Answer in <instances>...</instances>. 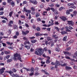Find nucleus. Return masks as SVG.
<instances>
[{"label": "nucleus", "mask_w": 77, "mask_h": 77, "mask_svg": "<svg viewBox=\"0 0 77 77\" xmlns=\"http://www.w3.org/2000/svg\"><path fill=\"white\" fill-rule=\"evenodd\" d=\"M45 51H48V48L47 47H45L43 50L42 48H39L35 52V54L38 55L39 56H41L42 54H43L44 53Z\"/></svg>", "instance_id": "1"}, {"label": "nucleus", "mask_w": 77, "mask_h": 77, "mask_svg": "<svg viewBox=\"0 0 77 77\" xmlns=\"http://www.w3.org/2000/svg\"><path fill=\"white\" fill-rule=\"evenodd\" d=\"M60 18L62 20V21L64 22L66 21V20H68V18H66V17L65 16H62L61 17H60Z\"/></svg>", "instance_id": "2"}, {"label": "nucleus", "mask_w": 77, "mask_h": 77, "mask_svg": "<svg viewBox=\"0 0 77 77\" xmlns=\"http://www.w3.org/2000/svg\"><path fill=\"white\" fill-rule=\"evenodd\" d=\"M16 55H17V59L18 60H20L21 62H22V60H21V55H20V54L17 53Z\"/></svg>", "instance_id": "3"}, {"label": "nucleus", "mask_w": 77, "mask_h": 77, "mask_svg": "<svg viewBox=\"0 0 77 77\" xmlns=\"http://www.w3.org/2000/svg\"><path fill=\"white\" fill-rule=\"evenodd\" d=\"M67 22H68V24H69V25L71 24V26H74V22L72 21V20H71V21L68 20Z\"/></svg>", "instance_id": "4"}, {"label": "nucleus", "mask_w": 77, "mask_h": 77, "mask_svg": "<svg viewBox=\"0 0 77 77\" xmlns=\"http://www.w3.org/2000/svg\"><path fill=\"white\" fill-rule=\"evenodd\" d=\"M63 53L66 56V55H68V56H71V54L69 53V52L66 51H63Z\"/></svg>", "instance_id": "5"}, {"label": "nucleus", "mask_w": 77, "mask_h": 77, "mask_svg": "<svg viewBox=\"0 0 77 77\" xmlns=\"http://www.w3.org/2000/svg\"><path fill=\"white\" fill-rule=\"evenodd\" d=\"M31 10L32 12V14H35V8H34L33 7H32L31 8Z\"/></svg>", "instance_id": "6"}, {"label": "nucleus", "mask_w": 77, "mask_h": 77, "mask_svg": "<svg viewBox=\"0 0 77 77\" xmlns=\"http://www.w3.org/2000/svg\"><path fill=\"white\" fill-rule=\"evenodd\" d=\"M5 70V67L2 68L1 69H0V74H2L4 72Z\"/></svg>", "instance_id": "7"}, {"label": "nucleus", "mask_w": 77, "mask_h": 77, "mask_svg": "<svg viewBox=\"0 0 77 77\" xmlns=\"http://www.w3.org/2000/svg\"><path fill=\"white\" fill-rule=\"evenodd\" d=\"M22 33L24 35H27L29 33V31L27 30L26 31V32H25L24 31H22Z\"/></svg>", "instance_id": "8"}, {"label": "nucleus", "mask_w": 77, "mask_h": 77, "mask_svg": "<svg viewBox=\"0 0 77 77\" xmlns=\"http://www.w3.org/2000/svg\"><path fill=\"white\" fill-rule=\"evenodd\" d=\"M47 57V58H48V59L46 61V63L48 64L50 63V57L48 56Z\"/></svg>", "instance_id": "9"}, {"label": "nucleus", "mask_w": 77, "mask_h": 77, "mask_svg": "<svg viewBox=\"0 0 77 77\" xmlns=\"http://www.w3.org/2000/svg\"><path fill=\"white\" fill-rule=\"evenodd\" d=\"M57 47L55 48V50L57 51H59L60 50L59 48V45H57Z\"/></svg>", "instance_id": "10"}, {"label": "nucleus", "mask_w": 77, "mask_h": 77, "mask_svg": "<svg viewBox=\"0 0 77 77\" xmlns=\"http://www.w3.org/2000/svg\"><path fill=\"white\" fill-rule=\"evenodd\" d=\"M17 53H16L14 55V60L15 61H17L18 59L16 57H18V56H17Z\"/></svg>", "instance_id": "11"}, {"label": "nucleus", "mask_w": 77, "mask_h": 77, "mask_svg": "<svg viewBox=\"0 0 77 77\" xmlns=\"http://www.w3.org/2000/svg\"><path fill=\"white\" fill-rule=\"evenodd\" d=\"M72 68L71 67H69V66H66L65 67V69L66 70H68L69 69H71Z\"/></svg>", "instance_id": "12"}, {"label": "nucleus", "mask_w": 77, "mask_h": 77, "mask_svg": "<svg viewBox=\"0 0 77 77\" xmlns=\"http://www.w3.org/2000/svg\"><path fill=\"white\" fill-rule=\"evenodd\" d=\"M65 58H66V59H69V60H71V61H72V60H74V59H71L69 57L66 56L65 57Z\"/></svg>", "instance_id": "13"}, {"label": "nucleus", "mask_w": 77, "mask_h": 77, "mask_svg": "<svg viewBox=\"0 0 77 77\" xmlns=\"http://www.w3.org/2000/svg\"><path fill=\"white\" fill-rule=\"evenodd\" d=\"M61 33L62 35H65V34H68V32L65 31H62L61 32Z\"/></svg>", "instance_id": "14"}, {"label": "nucleus", "mask_w": 77, "mask_h": 77, "mask_svg": "<svg viewBox=\"0 0 77 77\" xmlns=\"http://www.w3.org/2000/svg\"><path fill=\"white\" fill-rule=\"evenodd\" d=\"M10 55H8L7 56H6L4 57V60H6V59H8L10 57Z\"/></svg>", "instance_id": "15"}, {"label": "nucleus", "mask_w": 77, "mask_h": 77, "mask_svg": "<svg viewBox=\"0 0 77 77\" xmlns=\"http://www.w3.org/2000/svg\"><path fill=\"white\" fill-rule=\"evenodd\" d=\"M57 35H53L52 38H54L55 39H57L58 38V36H57ZM57 36V37H56Z\"/></svg>", "instance_id": "16"}, {"label": "nucleus", "mask_w": 77, "mask_h": 77, "mask_svg": "<svg viewBox=\"0 0 77 77\" xmlns=\"http://www.w3.org/2000/svg\"><path fill=\"white\" fill-rule=\"evenodd\" d=\"M5 72L9 73V74H10L11 75H12V74H13V72H11V71H9V72H8V71H6Z\"/></svg>", "instance_id": "17"}, {"label": "nucleus", "mask_w": 77, "mask_h": 77, "mask_svg": "<svg viewBox=\"0 0 77 77\" xmlns=\"http://www.w3.org/2000/svg\"><path fill=\"white\" fill-rule=\"evenodd\" d=\"M11 6H12V7H14V6H15V2H14V1L11 2Z\"/></svg>", "instance_id": "18"}, {"label": "nucleus", "mask_w": 77, "mask_h": 77, "mask_svg": "<svg viewBox=\"0 0 77 77\" xmlns=\"http://www.w3.org/2000/svg\"><path fill=\"white\" fill-rule=\"evenodd\" d=\"M31 42H32V44H34L35 43V42H36V40H31Z\"/></svg>", "instance_id": "19"}, {"label": "nucleus", "mask_w": 77, "mask_h": 77, "mask_svg": "<svg viewBox=\"0 0 77 77\" xmlns=\"http://www.w3.org/2000/svg\"><path fill=\"white\" fill-rule=\"evenodd\" d=\"M60 65L61 66H67V64L66 63H64L63 64H61Z\"/></svg>", "instance_id": "20"}, {"label": "nucleus", "mask_w": 77, "mask_h": 77, "mask_svg": "<svg viewBox=\"0 0 77 77\" xmlns=\"http://www.w3.org/2000/svg\"><path fill=\"white\" fill-rule=\"evenodd\" d=\"M40 15V14L39 13H37L35 14V17L36 18H38Z\"/></svg>", "instance_id": "21"}, {"label": "nucleus", "mask_w": 77, "mask_h": 77, "mask_svg": "<svg viewBox=\"0 0 77 77\" xmlns=\"http://www.w3.org/2000/svg\"><path fill=\"white\" fill-rule=\"evenodd\" d=\"M67 38V36H65L63 38V41H66V38Z\"/></svg>", "instance_id": "22"}, {"label": "nucleus", "mask_w": 77, "mask_h": 77, "mask_svg": "<svg viewBox=\"0 0 77 77\" xmlns=\"http://www.w3.org/2000/svg\"><path fill=\"white\" fill-rule=\"evenodd\" d=\"M25 47L26 48L27 50H29V49H30V46H29L26 45L25 46Z\"/></svg>", "instance_id": "23"}, {"label": "nucleus", "mask_w": 77, "mask_h": 77, "mask_svg": "<svg viewBox=\"0 0 77 77\" xmlns=\"http://www.w3.org/2000/svg\"><path fill=\"white\" fill-rule=\"evenodd\" d=\"M51 10L52 12L56 11V10L55 9H54V8H51Z\"/></svg>", "instance_id": "24"}, {"label": "nucleus", "mask_w": 77, "mask_h": 77, "mask_svg": "<svg viewBox=\"0 0 77 77\" xmlns=\"http://www.w3.org/2000/svg\"><path fill=\"white\" fill-rule=\"evenodd\" d=\"M36 30L37 31L39 32L41 30V28H40L39 27H37L36 29Z\"/></svg>", "instance_id": "25"}, {"label": "nucleus", "mask_w": 77, "mask_h": 77, "mask_svg": "<svg viewBox=\"0 0 77 77\" xmlns=\"http://www.w3.org/2000/svg\"><path fill=\"white\" fill-rule=\"evenodd\" d=\"M30 71H31V72H34V68L33 67H32L30 69Z\"/></svg>", "instance_id": "26"}, {"label": "nucleus", "mask_w": 77, "mask_h": 77, "mask_svg": "<svg viewBox=\"0 0 77 77\" xmlns=\"http://www.w3.org/2000/svg\"><path fill=\"white\" fill-rule=\"evenodd\" d=\"M5 53L6 54H9V53H11V52H10V51H5Z\"/></svg>", "instance_id": "27"}, {"label": "nucleus", "mask_w": 77, "mask_h": 77, "mask_svg": "<svg viewBox=\"0 0 77 77\" xmlns=\"http://www.w3.org/2000/svg\"><path fill=\"white\" fill-rule=\"evenodd\" d=\"M47 39L48 41H51V37H48L47 38Z\"/></svg>", "instance_id": "28"}, {"label": "nucleus", "mask_w": 77, "mask_h": 77, "mask_svg": "<svg viewBox=\"0 0 77 77\" xmlns=\"http://www.w3.org/2000/svg\"><path fill=\"white\" fill-rule=\"evenodd\" d=\"M12 59H8L7 60V62H8V63H9L11 62H12Z\"/></svg>", "instance_id": "29"}, {"label": "nucleus", "mask_w": 77, "mask_h": 77, "mask_svg": "<svg viewBox=\"0 0 77 77\" xmlns=\"http://www.w3.org/2000/svg\"><path fill=\"white\" fill-rule=\"evenodd\" d=\"M34 5H37V1L36 0H34L33 1V3H32Z\"/></svg>", "instance_id": "30"}, {"label": "nucleus", "mask_w": 77, "mask_h": 77, "mask_svg": "<svg viewBox=\"0 0 77 77\" xmlns=\"http://www.w3.org/2000/svg\"><path fill=\"white\" fill-rule=\"evenodd\" d=\"M19 35H20V32H19L18 31L16 33V35L17 36H19Z\"/></svg>", "instance_id": "31"}, {"label": "nucleus", "mask_w": 77, "mask_h": 77, "mask_svg": "<svg viewBox=\"0 0 77 77\" xmlns=\"http://www.w3.org/2000/svg\"><path fill=\"white\" fill-rule=\"evenodd\" d=\"M51 21H52L51 23V26H53V24H54V23H53V22H54V20H53V19H51Z\"/></svg>", "instance_id": "32"}, {"label": "nucleus", "mask_w": 77, "mask_h": 77, "mask_svg": "<svg viewBox=\"0 0 77 77\" xmlns=\"http://www.w3.org/2000/svg\"><path fill=\"white\" fill-rule=\"evenodd\" d=\"M74 15H76L77 14V11H74L73 12Z\"/></svg>", "instance_id": "33"}, {"label": "nucleus", "mask_w": 77, "mask_h": 77, "mask_svg": "<svg viewBox=\"0 0 77 77\" xmlns=\"http://www.w3.org/2000/svg\"><path fill=\"white\" fill-rule=\"evenodd\" d=\"M66 14H67V15H69V14H70V12H69L68 10H67L66 11Z\"/></svg>", "instance_id": "34"}, {"label": "nucleus", "mask_w": 77, "mask_h": 77, "mask_svg": "<svg viewBox=\"0 0 77 77\" xmlns=\"http://www.w3.org/2000/svg\"><path fill=\"white\" fill-rule=\"evenodd\" d=\"M69 8H72V9H76V7L75 6H71L69 7Z\"/></svg>", "instance_id": "35"}, {"label": "nucleus", "mask_w": 77, "mask_h": 77, "mask_svg": "<svg viewBox=\"0 0 77 77\" xmlns=\"http://www.w3.org/2000/svg\"><path fill=\"white\" fill-rule=\"evenodd\" d=\"M12 13H13V11H11V12H10L9 13V16L10 17H12Z\"/></svg>", "instance_id": "36"}, {"label": "nucleus", "mask_w": 77, "mask_h": 77, "mask_svg": "<svg viewBox=\"0 0 77 77\" xmlns=\"http://www.w3.org/2000/svg\"><path fill=\"white\" fill-rule=\"evenodd\" d=\"M23 40H25V41H28V38L25 37H23Z\"/></svg>", "instance_id": "37"}, {"label": "nucleus", "mask_w": 77, "mask_h": 77, "mask_svg": "<svg viewBox=\"0 0 77 77\" xmlns=\"http://www.w3.org/2000/svg\"><path fill=\"white\" fill-rule=\"evenodd\" d=\"M33 74H34V72H32L31 73H30L29 75L30 76H32V75H33Z\"/></svg>", "instance_id": "38"}, {"label": "nucleus", "mask_w": 77, "mask_h": 77, "mask_svg": "<svg viewBox=\"0 0 77 77\" xmlns=\"http://www.w3.org/2000/svg\"><path fill=\"white\" fill-rule=\"evenodd\" d=\"M56 65H59V62L58 61H56L55 62Z\"/></svg>", "instance_id": "39"}, {"label": "nucleus", "mask_w": 77, "mask_h": 77, "mask_svg": "<svg viewBox=\"0 0 77 77\" xmlns=\"http://www.w3.org/2000/svg\"><path fill=\"white\" fill-rule=\"evenodd\" d=\"M35 60L32 59V64H35Z\"/></svg>", "instance_id": "40"}, {"label": "nucleus", "mask_w": 77, "mask_h": 77, "mask_svg": "<svg viewBox=\"0 0 77 77\" xmlns=\"http://www.w3.org/2000/svg\"><path fill=\"white\" fill-rule=\"evenodd\" d=\"M7 0V3H11V2H12V1L13 0Z\"/></svg>", "instance_id": "41"}, {"label": "nucleus", "mask_w": 77, "mask_h": 77, "mask_svg": "<svg viewBox=\"0 0 77 77\" xmlns=\"http://www.w3.org/2000/svg\"><path fill=\"white\" fill-rule=\"evenodd\" d=\"M4 10V8L3 7H2L0 8V11H3Z\"/></svg>", "instance_id": "42"}, {"label": "nucleus", "mask_w": 77, "mask_h": 77, "mask_svg": "<svg viewBox=\"0 0 77 77\" xmlns=\"http://www.w3.org/2000/svg\"><path fill=\"white\" fill-rule=\"evenodd\" d=\"M18 75L17 74H13V77H17Z\"/></svg>", "instance_id": "43"}, {"label": "nucleus", "mask_w": 77, "mask_h": 77, "mask_svg": "<svg viewBox=\"0 0 77 77\" xmlns=\"http://www.w3.org/2000/svg\"><path fill=\"white\" fill-rule=\"evenodd\" d=\"M4 14V12L1 11L0 12V15H3Z\"/></svg>", "instance_id": "44"}, {"label": "nucleus", "mask_w": 77, "mask_h": 77, "mask_svg": "<svg viewBox=\"0 0 77 77\" xmlns=\"http://www.w3.org/2000/svg\"><path fill=\"white\" fill-rule=\"evenodd\" d=\"M18 24H19V25H20V26L21 25V20H19Z\"/></svg>", "instance_id": "45"}, {"label": "nucleus", "mask_w": 77, "mask_h": 77, "mask_svg": "<svg viewBox=\"0 0 77 77\" xmlns=\"http://www.w3.org/2000/svg\"><path fill=\"white\" fill-rule=\"evenodd\" d=\"M8 48H9V49H10V50H13V48H14V47H11V46L8 47Z\"/></svg>", "instance_id": "46"}, {"label": "nucleus", "mask_w": 77, "mask_h": 77, "mask_svg": "<svg viewBox=\"0 0 77 77\" xmlns=\"http://www.w3.org/2000/svg\"><path fill=\"white\" fill-rule=\"evenodd\" d=\"M35 35L36 36H39V33L38 32L35 34Z\"/></svg>", "instance_id": "47"}, {"label": "nucleus", "mask_w": 77, "mask_h": 77, "mask_svg": "<svg viewBox=\"0 0 77 77\" xmlns=\"http://www.w3.org/2000/svg\"><path fill=\"white\" fill-rule=\"evenodd\" d=\"M13 72H17V70L16 69H15L14 68H13Z\"/></svg>", "instance_id": "48"}, {"label": "nucleus", "mask_w": 77, "mask_h": 77, "mask_svg": "<svg viewBox=\"0 0 77 77\" xmlns=\"http://www.w3.org/2000/svg\"><path fill=\"white\" fill-rule=\"evenodd\" d=\"M50 9H51V8L48 7V8L46 9V11H50Z\"/></svg>", "instance_id": "49"}, {"label": "nucleus", "mask_w": 77, "mask_h": 77, "mask_svg": "<svg viewBox=\"0 0 77 77\" xmlns=\"http://www.w3.org/2000/svg\"><path fill=\"white\" fill-rule=\"evenodd\" d=\"M20 17L22 18H23V19H25V18H26V17L24 15H21Z\"/></svg>", "instance_id": "50"}, {"label": "nucleus", "mask_w": 77, "mask_h": 77, "mask_svg": "<svg viewBox=\"0 0 77 77\" xmlns=\"http://www.w3.org/2000/svg\"><path fill=\"white\" fill-rule=\"evenodd\" d=\"M23 10L24 12H27V10H26V7L24 8Z\"/></svg>", "instance_id": "51"}, {"label": "nucleus", "mask_w": 77, "mask_h": 77, "mask_svg": "<svg viewBox=\"0 0 77 77\" xmlns=\"http://www.w3.org/2000/svg\"><path fill=\"white\" fill-rule=\"evenodd\" d=\"M25 25L26 27H29V25H28V24L27 23H25Z\"/></svg>", "instance_id": "52"}, {"label": "nucleus", "mask_w": 77, "mask_h": 77, "mask_svg": "<svg viewBox=\"0 0 77 77\" xmlns=\"http://www.w3.org/2000/svg\"><path fill=\"white\" fill-rule=\"evenodd\" d=\"M66 32H72L70 30H69L68 29H66Z\"/></svg>", "instance_id": "53"}, {"label": "nucleus", "mask_w": 77, "mask_h": 77, "mask_svg": "<svg viewBox=\"0 0 77 77\" xmlns=\"http://www.w3.org/2000/svg\"><path fill=\"white\" fill-rule=\"evenodd\" d=\"M51 70H54V66H51Z\"/></svg>", "instance_id": "54"}, {"label": "nucleus", "mask_w": 77, "mask_h": 77, "mask_svg": "<svg viewBox=\"0 0 77 77\" xmlns=\"http://www.w3.org/2000/svg\"><path fill=\"white\" fill-rule=\"evenodd\" d=\"M32 27H33V29H36V26L35 25H33V26H32Z\"/></svg>", "instance_id": "55"}, {"label": "nucleus", "mask_w": 77, "mask_h": 77, "mask_svg": "<svg viewBox=\"0 0 77 77\" xmlns=\"http://www.w3.org/2000/svg\"><path fill=\"white\" fill-rule=\"evenodd\" d=\"M55 29H56L57 32H59V28H58V27H55Z\"/></svg>", "instance_id": "56"}, {"label": "nucleus", "mask_w": 77, "mask_h": 77, "mask_svg": "<svg viewBox=\"0 0 77 77\" xmlns=\"http://www.w3.org/2000/svg\"><path fill=\"white\" fill-rule=\"evenodd\" d=\"M2 44L3 45V47H6V44L5 43H2Z\"/></svg>", "instance_id": "57"}, {"label": "nucleus", "mask_w": 77, "mask_h": 77, "mask_svg": "<svg viewBox=\"0 0 77 77\" xmlns=\"http://www.w3.org/2000/svg\"><path fill=\"white\" fill-rule=\"evenodd\" d=\"M45 13H46V14L47 13V11H44L43 12V15H45Z\"/></svg>", "instance_id": "58"}, {"label": "nucleus", "mask_w": 77, "mask_h": 77, "mask_svg": "<svg viewBox=\"0 0 77 77\" xmlns=\"http://www.w3.org/2000/svg\"><path fill=\"white\" fill-rule=\"evenodd\" d=\"M48 51L49 54H51V50H50V49H49L48 50Z\"/></svg>", "instance_id": "59"}, {"label": "nucleus", "mask_w": 77, "mask_h": 77, "mask_svg": "<svg viewBox=\"0 0 77 77\" xmlns=\"http://www.w3.org/2000/svg\"><path fill=\"white\" fill-rule=\"evenodd\" d=\"M55 6L57 7V8H59L60 7V5L58 4H56Z\"/></svg>", "instance_id": "60"}, {"label": "nucleus", "mask_w": 77, "mask_h": 77, "mask_svg": "<svg viewBox=\"0 0 77 77\" xmlns=\"http://www.w3.org/2000/svg\"><path fill=\"white\" fill-rule=\"evenodd\" d=\"M29 39H33L35 38V37L33 36L31 37H29Z\"/></svg>", "instance_id": "61"}, {"label": "nucleus", "mask_w": 77, "mask_h": 77, "mask_svg": "<svg viewBox=\"0 0 77 77\" xmlns=\"http://www.w3.org/2000/svg\"><path fill=\"white\" fill-rule=\"evenodd\" d=\"M23 5H26V4H27V2H26V1H23Z\"/></svg>", "instance_id": "62"}, {"label": "nucleus", "mask_w": 77, "mask_h": 77, "mask_svg": "<svg viewBox=\"0 0 77 77\" xmlns=\"http://www.w3.org/2000/svg\"><path fill=\"white\" fill-rule=\"evenodd\" d=\"M9 24H13V21L11 20V21H10L9 22Z\"/></svg>", "instance_id": "63"}, {"label": "nucleus", "mask_w": 77, "mask_h": 77, "mask_svg": "<svg viewBox=\"0 0 77 77\" xmlns=\"http://www.w3.org/2000/svg\"><path fill=\"white\" fill-rule=\"evenodd\" d=\"M69 43H73V41L72 40H71L69 42Z\"/></svg>", "instance_id": "64"}]
</instances>
